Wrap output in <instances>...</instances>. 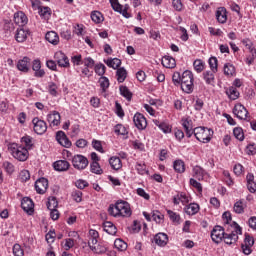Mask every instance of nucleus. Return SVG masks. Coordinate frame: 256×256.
<instances>
[{
    "mask_svg": "<svg viewBox=\"0 0 256 256\" xmlns=\"http://www.w3.org/2000/svg\"><path fill=\"white\" fill-rule=\"evenodd\" d=\"M108 213L112 217H131V206L125 201H118L109 206Z\"/></svg>",
    "mask_w": 256,
    "mask_h": 256,
    "instance_id": "1",
    "label": "nucleus"
},
{
    "mask_svg": "<svg viewBox=\"0 0 256 256\" xmlns=\"http://www.w3.org/2000/svg\"><path fill=\"white\" fill-rule=\"evenodd\" d=\"M194 78H193V72L189 70H185L182 73V78L180 82L181 89L184 93L191 94L193 91L195 85L193 84Z\"/></svg>",
    "mask_w": 256,
    "mask_h": 256,
    "instance_id": "2",
    "label": "nucleus"
},
{
    "mask_svg": "<svg viewBox=\"0 0 256 256\" xmlns=\"http://www.w3.org/2000/svg\"><path fill=\"white\" fill-rule=\"evenodd\" d=\"M231 227H233L234 230H232L231 233H225L224 237L222 238L226 245H234V243H237L239 240V235L243 233L241 226H239V224L236 222H233Z\"/></svg>",
    "mask_w": 256,
    "mask_h": 256,
    "instance_id": "3",
    "label": "nucleus"
},
{
    "mask_svg": "<svg viewBox=\"0 0 256 256\" xmlns=\"http://www.w3.org/2000/svg\"><path fill=\"white\" fill-rule=\"evenodd\" d=\"M193 135L196 137L197 141L209 143L213 137V130L206 127H196L194 128Z\"/></svg>",
    "mask_w": 256,
    "mask_h": 256,
    "instance_id": "4",
    "label": "nucleus"
},
{
    "mask_svg": "<svg viewBox=\"0 0 256 256\" xmlns=\"http://www.w3.org/2000/svg\"><path fill=\"white\" fill-rule=\"evenodd\" d=\"M11 151L13 158L17 159L18 161H27V159H29V150L23 146H17V144H13Z\"/></svg>",
    "mask_w": 256,
    "mask_h": 256,
    "instance_id": "5",
    "label": "nucleus"
},
{
    "mask_svg": "<svg viewBox=\"0 0 256 256\" xmlns=\"http://www.w3.org/2000/svg\"><path fill=\"white\" fill-rule=\"evenodd\" d=\"M72 165L74 169H78V171H83V169H87V165H89V160L87 157L77 154L72 158Z\"/></svg>",
    "mask_w": 256,
    "mask_h": 256,
    "instance_id": "6",
    "label": "nucleus"
},
{
    "mask_svg": "<svg viewBox=\"0 0 256 256\" xmlns=\"http://www.w3.org/2000/svg\"><path fill=\"white\" fill-rule=\"evenodd\" d=\"M225 237V229L221 226H215L211 232V239L214 243H221Z\"/></svg>",
    "mask_w": 256,
    "mask_h": 256,
    "instance_id": "7",
    "label": "nucleus"
},
{
    "mask_svg": "<svg viewBox=\"0 0 256 256\" xmlns=\"http://www.w3.org/2000/svg\"><path fill=\"white\" fill-rule=\"evenodd\" d=\"M34 125V131L37 135H44L47 132V123L39 118H34L32 120Z\"/></svg>",
    "mask_w": 256,
    "mask_h": 256,
    "instance_id": "8",
    "label": "nucleus"
},
{
    "mask_svg": "<svg viewBox=\"0 0 256 256\" xmlns=\"http://www.w3.org/2000/svg\"><path fill=\"white\" fill-rule=\"evenodd\" d=\"M54 60L56 61L59 67L67 68L70 65L69 58L62 51H58L54 54Z\"/></svg>",
    "mask_w": 256,
    "mask_h": 256,
    "instance_id": "9",
    "label": "nucleus"
},
{
    "mask_svg": "<svg viewBox=\"0 0 256 256\" xmlns=\"http://www.w3.org/2000/svg\"><path fill=\"white\" fill-rule=\"evenodd\" d=\"M133 121L135 124V127L139 129L140 131H143V129H147V118L141 113H136L133 117Z\"/></svg>",
    "mask_w": 256,
    "mask_h": 256,
    "instance_id": "10",
    "label": "nucleus"
},
{
    "mask_svg": "<svg viewBox=\"0 0 256 256\" xmlns=\"http://www.w3.org/2000/svg\"><path fill=\"white\" fill-rule=\"evenodd\" d=\"M49 187V181L46 178H40L35 182V190L39 195H43L47 192Z\"/></svg>",
    "mask_w": 256,
    "mask_h": 256,
    "instance_id": "11",
    "label": "nucleus"
},
{
    "mask_svg": "<svg viewBox=\"0 0 256 256\" xmlns=\"http://www.w3.org/2000/svg\"><path fill=\"white\" fill-rule=\"evenodd\" d=\"M255 245V240L249 234L245 235L244 243L241 245L244 255H251V247Z\"/></svg>",
    "mask_w": 256,
    "mask_h": 256,
    "instance_id": "12",
    "label": "nucleus"
},
{
    "mask_svg": "<svg viewBox=\"0 0 256 256\" xmlns=\"http://www.w3.org/2000/svg\"><path fill=\"white\" fill-rule=\"evenodd\" d=\"M234 115L237 117V119H247V115H249V112L247 111V108L243 106L242 104H236L233 109Z\"/></svg>",
    "mask_w": 256,
    "mask_h": 256,
    "instance_id": "13",
    "label": "nucleus"
},
{
    "mask_svg": "<svg viewBox=\"0 0 256 256\" xmlns=\"http://www.w3.org/2000/svg\"><path fill=\"white\" fill-rule=\"evenodd\" d=\"M21 207L23 211L31 215V213H33L34 211L35 204L33 203V200H31V198L24 197L21 201Z\"/></svg>",
    "mask_w": 256,
    "mask_h": 256,
    "instance_id": "14",
    "label": "nucleus"
},
{
    "mask_svg": "<svg viewBox=\"0 0 256 256\" xmlns=\"http://www.w3.org/2000/svg\"><path fill=\"white\" fill-rule=\"evenodd\" d=\"M47 121L52 127H57L61 124V114L57 111H52L47 115Z\"/></svg>",
    "mask_w": 256,
    "mask_h": 256,
    "instance_id": "15",
    "label": "nucleus"
},
{
    "mask_svg": "<svg viewBox=\"0 0 256 256\" xmlns=\"http://www.w3.org/2000/svg\"><path fill=\"white\" fill-rule=\"evenodd\" d=\"M29 67H31V58L25 56L23 59L19 60L17 63V69L22 71V73H28Z\"/></svg>",
    "mask_w": 256,
    "mask_h": 256,
    "instance_id": "16",
    "label": "nucleus"
},
{
    "mask_svg": "<svg viewBox=\"0 0 256 256\" xmlns=\"http://www.w3.org/2000/svg\"><path fill=\"white\" fill-rule=\"evenodd\" d=\"M56 140L62 145V147H66L67 149L71 147V141L63 131H58L56 133Z\"/></svg>",
    "mask_w": 256,
    "mask_h": 256,
    "instance_id": "17",
    "label": "nucleus"
},
{
    "mask_svg": "<svg viewBox=\"0 0 256 256\" xmlns=\"http://www.w3.org/2000/svg\"><path fill=\"white\" fill-rule=\"evenodd\" d=\"M28 22L27 15L23 12H16L14 14V23L19 25V27H25V24Z\"/></svg>",
    "mask_w": 256,
    "mask_h": 256,
    "instance_id": "18",
    "label": "nucleus"
},
{
    "mask_svg": "<svg viewBox=\"0 0 256 256\" xmlns=\"http://www.w3.org/2000/svg\"><path fill=\"white\" fill-rule=\"evenodd\" d=\"M154 241H155L156 245H159V247H165V245H167V243H169V236H167V234H165V233L160 232L155 235Z\"/></svg>",
    "mask_w": 256,
    "mask_h": 256,
    "instance_id": "19",
    "label": "nucleus"
},
{
    "mask_svg": "<svg viewBox=\"0 0 256 256\" xmlns=\"http://www.w3.org/2000/svg\"><path fill=\"white\" fill-rule=\"evenodd\" d=\"M32 69L35 72V77H45V70L41 69V60H34L32 63Z\"/></svg>",
    "mask_w": 256,
    "mask_h": 256,
    "instance_id": "20",
    "label": "nucleus"
},
{
    "mask_svg": "<svg viewBox=\"0 0 256 256\" xmlns=\"http://www.w3.org/2000/svg\"><path fill=\"white\" fill-rule=\"evenodd\" d=\"M215 73L213 70H207L203 72V79L206 83V85H215Z\"/></svg>",
    "mask_w": 256,
    "mask_h": 256,
    "instance_id": "21",
    "label": "nucleus"
},
{
    "mask_svg": "<svg viewBox=\"0 0 256 256\" xmlns=\"http://www.w3.org/2000/svg\"><path fill=\"white\" fill-rule=\"evenodd\" d=\"M216 19L218 23H227V9L219 7L216 11Z\"/></svg>",
    "mask_w": 256,
    "mask_h": 256,
    "instance_id": "22",
    "label": "nucleus"
},
{
    "mask_svg": "<svg viewBox=\"0 0 256 256\" xmlns=\"http://www.w3.org/2000/svg\"><path fill=\"white\" fill-rule=\"evenodd\" d=\"M53 167L55 171H67L71 167V164L67 160H58L54 162Z\"/></svg>",
    "mask_w": 256,
    "mask_h": 256,
    "instance_id": "23",
    "label": "nucleus"
},
{
    "mask_svg": "<svg viewBox=\"0 0 256 256\" xmlns=\"http://www.w3.org/2000/svg\"><path fill=\"white\" fill-rule=\"evenodd\" d=\"M162 65L163 67H166V69H175L177 62L175 61V58L171 56H164L162 58Z\"/></svg>",
    "mask_w": 256,
    "mask_h": 256,
    "instance_id": "24",
    "label": "nucleus"
},
{
    "mask_svg": "<svg viewBox=\"0 0 256 256\" xmlns=\"http://www.w3.org/2000/svg\"><path fill=\"white\" fill-rule=\"evenodd\" d=\"M28 35H29V30L20 28V29H17L15 39L18 43H25V41H27Z\"/></svg>",
    "mask_w": 256,
    "mask_h": 256,
    "instance_id": "25",
    "label": "nucleus"
},
{
    "mask_svg": "<svg viewBox=\"0 0 256 256\" xmlns=\"http://www.w3.org/2000/svg\"><path fill=\"white\" fill-rule=\"evenodd\" d=\"M182 127H184L186 136L188 138L193 136L194 129H193V123L191 122V120L182 119Z\"/></svg>",
    "mask_w": 256,
    "mask_h": 256,
    "instance_id": "26",
    "label": "nucleus"
},
{
    "mask_svg": "<svg viewBox=\"0 0 256 256\" xmlns=\"http://www.w3.org/2000/svg\"><path fill=\"white\" fill-rule=\"evenodd\" d=\"M88 246L93 253H96V255H103L107 253V247L103 244H88Z\"/></svg>",
    "mask_w": 256,
    "mask_h": 256,
    "instance_id": "27",
    "label": "nucleus"
},
{
    "mask_svg": "<svg viewBox=\"0 0 256 256\" xmlns=\"http://www.w3.org/2000/svg\"><path fill=\"white\" fill-rule=\"evenodd\" d=\"M246 181H247L248 191H250V193H255L256 191L255 176L251 173L247 174Z\"/></svg>",
    "mask_w": 256,
    "mask_h": 256,
    "instance_id": "28",
    "label": "nucleus"
},
{
    "mask_svg": "<svg viewBox=\"0 0 256 256\" xmlns=\"http://www.w3.org/2000/svg\"><path fill=\"white\" fill-rule=\"evenodd\" d=\"M45 39L46 41H48V43H51L52 45H57L59 43V35L56 34L55 31L47 32L45 35Z\"/></svg>",
    "mask_w": 256,
    "mask_h": 256,
    "instance_id": "29",
    "label": "nucleus"
},
{
    "mask_svg": "<svg viewBox=\"0 0 256 256\" xmlns=\"http://www.w3.org/2000/svg\"><path fill=\"white\" fill-rule=\"evenodd\" d=\"M103 229L108 235H116L117 234V227H115V224L112 222H104L103 223Z\"/></svg>",
    "mask_w": 256,
    "mask_h": 256,
    "instance_id": "30",
    "label": "nucleus"
},
{
    "mask_svg": "<svg viewBox=\"0 0 256 256\" xmlns=\"http://www.w3.org/2000/svg\"><path fill=\"white\" fill-rule=\"evenodd\" d=\"M184 211L187 215H197V213H199V204L190 203L184 208Z\"/></svg>",
    "mask_w": 256,
    "mask_h": 256,
    "instance_id": "31",
    "label": "nucleus"
},
{
    "mask_svg": "<svg viewBox=\"0 0 256 256\" xmlns=\"http://www.w3.org/2000/svg\"><path fill=\"white\" fill-rule=\"evenodd\" d=\"M109 163L110 166L114 169V171H119V169L123 167V163L121 162V158L119 157H111Z\"/></svg>",
    "mask_w": 256,
    "mask_h": 256,
    "instance_id": "32",
    "label": "nucleus"
},
{
    "mask_svg": "<svg viewBox=\"0 0 256 256\" xmlns=\"http://www.w3.org/2000/svg\"><path fill=\"white\" fill-rule=\"evenodd\" d=\"M193 177L198 181H203V178L205 177V170L200 166H195L193 168Z\"/></svg>",
    "mask_w": 256,
    "mask_h": 256,
    "instance_id": "33",
    "label": "nucleus"
},
{
    "mask_svg": "<svg viewBox=\"0 0 256 256\" xmlns=\"http://www.w3.org/2000/svg\"><path fill=\"white\" fill-rule=\"evenodd\" d=\"M104 63H106V65L112 69H119V67H121V59L119 58H110L108 60H104Z\"/></svg>",
    "mask_w": 256,
    "mask_h": 256,
    "instance_id": "34",
    "label": "nucleus"
},
{
    "mask_svg": "<svg viewBox=\"0 0 256 256\" xmlns=\"http://www.w3.org/2000/svg\"><path fill=\"white\" fill-rule=\"evenodd\" d=\"M118 83H123L127 79V70L124 67L118 68L116 71Z\"/></svg>",
    "mask_w": 256,
    "mask_h": 256,
    "instance_id": "35",
    "label": "nucleus"
},
{
    "mask_svg": "<svg viewBox=\"0 0 256 256\" xmlns=\"http://www.w3.org/2000/svg\"><path fill=\"white\" fill-rule=\"evenodd\" d=\"M89 235H90V238H89L88 245H97L98 243L97 239H99V232H97V230L90 229Z\"/></svg>",
    "mask_w": 256,
    "mask_h": 256,
    "instance_id": "36",
    "label": "nucleus"
},
{
    "mask_svg": "<svg viewBox=\"0 0 256 256\" xmlns=\"http://www.w3.org/2000/svg\"><path fill=\"white\" fill-rule=\"evenodd\" d=\"M90 170L91 173H95V175H103V169H101V165H99L97 161H93L90 164Z\"/></svg>",
    "mask_w": 256,
    "mask_h": 256,
    "instance_id": "37",
    "label": "nucleus"
},
{
    "mask_svg": "<svg viewBox=\"0 0 256 256\" xmlns=\"http://www.w3.org/2000/svg\"><path fill=\"white\" fill-rule=\"evenodd\" d=\"M226 95H228L229 99H231L232 101L239 99V91L235 87H230L226 91Z\"/></svg>",
    "mask_w": 256,
    "mask_h": 256,
    "instance_id": "38",
    "label": "nucleus"
},
{
    "mask_svg": "<svg viewBox=\"0 0 256 256\" xmlns=\"http://www.w3.org/2000/svg\"><path fill=\"white\" fill-rule=\"evenodd\" d=\"M119 90L122 97H125L127 101H131L133 97V93H131V91L129 90V88H127V86H120Z\"/></svg>",
    "mask_w": 256,
    "mask_h": 256,
    "instance_id": "39",
    "label": "nucleus"
},
{
    "mask_svg": "<svg viewBox=\"0 0 256 256\" xmlns=\"http://www.w3.org/2000/svg\"><path fill=\"white\" fill-rule=\"evenodd\" d=\"M173 167L177 173H185V162L182 160L174 161Z\"/></svg>",
    "mask_w": 256,
    "mask_h": 256,
    "instance_id": "40",
    "label": "nucleus"
},
{
    "mask_svg": "<svg viewBox=\"0 0 256 256\" xmlns=\"http://www.w3.org/2000/svg\"><path fill=\"white\" fill-rule=\"evenodd\" d=\"M114 247L118 249V251H127L126 242L119 238L114 241Z\"/></svg>",
    "mask_w": 256,
    "mask_h": 256,
    "instance_id": "41",
    "label": "nucleus"
},
{
    "mask_svg": "<svg viewBox=\"0 0 256 256\" xmlns=\"http://www.w3.org/2000/svg\"><path fill=\"white\" fill-rule=\"evenodd\" d=\"M99 84H100V87L103 91V93H105V91H107V89H109V78L105 77V76H101L100 79H99Z\"/></svg>",
    "mask_w": 256,
    "mask_h": 256,
    "instance_id": "42",
    "label": "nucleus"
},
{
    "mask_svg": "<svg viewBox=\"0 0 256 256\" xmlns=\"http://www.w3.org/2000/svg\"><path fill=\"white\" fill-rule=\"evenodd\" d=\"M224 75H227L228 77H233V75H235V66L229 63L225 64Z\"/></svg>",
    "mask_w": 256,
    "mask_h": 256,
    "instance_id": "43",
    "label": "nucleus"
},
{
    "mask_svg": "<svg viewBox=\"0 0 256 256\" xmlns=\"http://www.w3.org/2000/svg\"><path fill=\"white\" fill-rule=\"evenodd\" d=\"M91 19L94 23H103V14L99 11H93L91 13Z\"/></svg>",
    "mask_w": 256,
    "mask_h": 256,
    "instance_id": "44",
    "label": "nucleus"
},
{
    "mask_svg": "<svg viewBox=\"0 0 256 256\" xmlns=\"http://www.w3.org/2000/svg\"><path fill=\"white\" fill-rule=\"evenodd\" d=\"M233 134L238 141H243V139H245V134L243 133V128L241 127L234 128Z\"/></svg>",
    "mask_w": 256,
    "mask_h": 256,
    "instance_id": "45",
    "label": "nucleus"
},
{
    "mask_svg": "<svg viewBox=\"0 0 256 256\" xmlns=\"http://www.w3.org/2000/svg\"><path fill=\"white\" fill-rule=\"evenodd\" d=\"M234 212L238 215L245 213V207L243 206V200H239L234 204Z\"/></svg>",
    "mask_w": 256,
    "mask_h": 256,
    "instance_id": "46",
    "label": "nucleus"
},
{
    "mask_svg": "<svg viewBox=\"0 0 256 256\" xmlns=\"http://www.w3.org/2000/svg\"><path fill=\"white\" fill-rule=\"evenodd\" d=\"M209 66H210V71H213V73H217L218 71V61H217V57H210V59L208 60Z\"/></svg>",
    "mask_w": 256,
    "mask_h": 256,
    "instance_id": "47",
    "label": "nucleus"
},
{
    "mask_svg": "<svg viewBox=\"0 0 256 256\" xmlns=\"http://www.w3.org/2000/svg\"><path fill=\"white\" fill-rule=\"evenodd\" d=\"M72 199L76 203H81V201H83V192H81L79 190L73 191L72 192Z\"/></svg>",
    "mask_w": 256,
    "mask_h": 256,
    "instance_id": "48",
    "label": "nucleus"
},
{
    "mask_svg": "<svg viewBox=\"0 0 256 256\" xmlns=\"http://www.w3.org/2000/svg\"><path fill=\"white\" fill-rule=\"evenodd\" d=\"M22 142L25 144V149H27V151L33 149V139L30 136L22 137Z\"/></svg>",
    "mask_w": 256,
    "mask_h": 256,
    "instance_id": "49",
    "label": "nucleus"
},
{
    "mask_svg": "<svg viewBox=\"0 0 256 256\" xmlns=\"http://www.w3.org/2000/svg\"><path fill=\"white\" fill-rule=\"evenodd\" d=\"M114 132L117 135H127V128H125V126L122 124H117L114 128Z\"/></svg>",
    "mask_w": 256,
    "mask_h": 256,
    "instance_id": "50",
    "label": "nucleus"
},
{
    "mask_svg": "<svg viewBox=\"0 0 256 256\" xmlns=\"http://www.w3.org/2000/svg\"><path fill=\"white\" fill-rule=\"evenodd\" d=\"M193 65H194V69H195V71H197V73H201V71H203V69H205V63L202 62V60H195Z\"/></svg>",
    "mask_w": 256,
    "mask_h": 256,
    "instance_id": "51",
    "label": "nucleus"
},
{
    "mask_svg": "<svg viewBox=\"0 0 256 256\" xmlns=\"http://www.w3.org/2000/svg\"><path fill=\"white\" fill-rule=\"evenodd\" d=\"M106 69L107 67H105L104 64H97L95 66V73L100 77H103V75H105Z\"/></svg>",
    "mask_w": 256,
    "mask_h": 256,
    "instance_id": "52",
    "label": "nucleus"
},
{
    "mask_svg": "<svg viewBox=\"0 0 256 256\" xmlns=\"http://www.w3.org/2000/svg\"><path fill=\"white\" fill-rule=\"evenodd\" d=\"M181 79H182L181 73L174 72V74L172 75V81L176 87H179V85H181Z\"/></svg>",
    "mask_w": 256,
    "mask_h": 256,
    "instance_id": "53",
    "label": "nucleus"
},
{
    "mask_svg": "<svg viewBox=\"0 0 256 256\" xmlns=\"http://www.w3.org/2000/svg\"><path fill=\"white\" fill-rule=\"evenodd\" d=\"M13 255L14 256H24L25 252L23 251V248H21V245L15 244L13 246Z\"/></svg>",
    "mask_w": 256,
    "mask_h": 256,
    "instance_id": "54",
    "label": "nucleus"
},
{
    "mask_svg": "<svg viewBox=\"0 0 256 256\" xmlns=\"http://www.w3.org/2000/svg\"><path fill=\"white\" fill-rule=\"evenodd\" d=\"M57 84H55V82H50L48 85V91L50 93V95H52L53 97H57Z\"/></svg>",
    "mask_w": 256,
    "mask_h": 256,
    "instance_id": "55",
    "label": "nucleus"
},
{
    "mask_svg": "<svg viewBox=\"0 0 256 256\" xmlns=\"http://www.w3.org/2000/svg\"><path fill=\"white\" fill-rule=\"evenodd\" d=\"M190 185H192V187L197 189L198 193H203V186L197 180L191 178L190 179Z\"/></svg>",
    "mask_w": 256,
    "mask_h": 256,
    "instance_id": "56",
    "label": "nucleus"
},
{
    "mask_svg": "<svg viewBox=\"0 0 256 256\" xmlns=\"http://www.w3.org/2000/svg\"><path fill=\"white\" fill-rule=\"evenodd\" d=\"M59 203L57 202L56 198H50L47 202V209H57Z\"/></svg>",
    "mask_w": 256,
    "mask_h": 256,
    "instance_id": "57",
    "label": "nucleus"
},
{
    "mask_svg": "<svg viewBox=\"0 0 256 256\" xmlns=\"http://www.w3.org/2000/svg\"><path fill=\"white\" fill-rule=\"evenodd\" d=\"M3 167L5 171L8 172L9 175H11L15 171V166H13L11 162H8V161L4 162Z\"/></svg>",
    "mask_w": 256,
    "mask_h": 256,
    "instance_id": "58",
    "label": "nucleus"
},
{
    "mask_svg": "<svg viewBox=\"0 0 256 256\" xmlns=\"http://www.w3.org/2000/svg\"><path fill=\"white\" fill-rule=\"evenodd\" d=\"M83 63L85 67H88L90 69H93V67H95V60H93V58L91 57L84 58Z\"/></svg>",
    "mask_w": 256,
    "mask_h": 256,
    "instance_id": "59",
    "label": "nucleus"
},
{
    "mask_svg": "<svg viewBox=\"0 0 256 256\" xmlns=\"http://www.w3.org/2000/svg\"><path fill=\"white\" fill-rule=\"evenodd\" d=\"M92 146L96 151H99V153H104L103 151V145H101V141L99 140H93Z\"/></svg>",
    "mask_w": 256,
    "mask_h": 256,
    "instance_id": "60",
    "label": "nucleus"
},
{
    "mask_svg": "<svg viewBox=\"0 0 256 256\" xmlns=\"http://www.w3.org/2000/svg\"><path fill=\"white\" fill-rule=\"evenodd\" d=\"M167 213H168L171 221H174L175 223H179V220L181 219V217L177 213H175L171 210H168Z\"/></svg>",
    "mask_w": 256,
    "mask_h": 256,
    "instance_id": "61",
    "label": "nucleus"
},
{
    "mask_svg": "<svg viewBox=\"0 0 256 256\" xmlns=\"http://www.w3.org/2000/svg\"><path fill=\"white\" fill-rule=\"evenodd\" d=\"M152 219H153V221H155L157 223H162L164 216H163V214H161V212H154L152 214Z\"/></svg>",
    "mask_w": 256,
    "mask_h": 256,
    "instance_id": "62",
    "label": "nucleus"
},
{
    "mask_svg": "<svg viewBox=\"0 0 256 256\" xmlns=\"http://www.w3.org/2000/svg\"><path fill=\"white\" fill-rule=\"evenodd\" d=\"M109 1L114 11H117V13H121V4H119V0H109Z\"/></svg>",
    "mask_w": 256,
    "mask_h": 256,
    "instance_id": "63",
    "label": "nucleus"
},
{
    "mask_svg": "<svg viewBox=\"0 0 256 256\" xmlns=\"http://www.w3.org/2000/svg\"><path fill=\"white\" fill-rule=\"evenodd\" d=\"M246 153H247V155H256V145H255V143L249 144L246 147Z\"/></svg>",
    "mask_w": 256,
    "mask_h": 256,
    "instance_id": "64",
    "label": "nucleus"
}]
</instances>
